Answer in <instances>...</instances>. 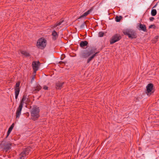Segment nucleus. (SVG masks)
Returning <instances> with one entry per match:
<instances>
[{
	"label": "nucleus",
	"instance_id": "nucleus-19",
	"mask_svg": "<svg viewBox=\"0 0 159 159\" xmlns=\"http://www.w3.org/2000/svg\"><path fill=\"white\" fill-rule=\"evenodd\" d=\"M122 18L123 17L121 16H116L115 18V21L117 22H119Z\"/></svg>",
	"mask_w": 159,
	"mask_h": 159
},
{
	"label": "nucleus",
	"instance_id": "nucleus-21",
	"mask_svg": "<svg viewBox=\"0 0 159 159\" xmlns=\"http://www.w3.org/2000/svg\"><path fill=\"white\" fill-rule=\"evenodd\" d=\"M157 13V10L155 9H153L152 10L151 12V15L152 16H154L156 15Z\"/></svg>",
	"mask_w": 159,
	"mask_h": 159
},
{
	"label": "nucleus",
	"instance_id": "nucleus-25",
	"mask_svg": "<svg viewBox=\"0 0 159 159\" xmlns=\"http://www.w3.org/2000/svg\"><path fill=\"white\" fill-rule=\"evenodd\" d=\"M64 21L63 20H61V21H60L59 22H57L56 24H57V25L58 26H59Z\"/></svg>",
	"mask_w": 159,
	"mask_h": 159
},
{
	"label": "nucleus",
	"instance_id": "nucleus-10",
	"mask_svg": "<svg viewBox=\"0 0 159 159\" xmlns=\"http://www.w3.org/2000/svg\"><path fill=\"white\" fill-rule=\"evenodd\" d=\"M40 65V63L39 61H34L33 62L32 67L34 70V73H36V72L38 70Z\"/></svg>",
	"mask_w": 159,
	"mask_h": 159
},
{
	"label": "nucleus",
	"instance_id": "nucleus-18",
	"mask_svg": "<svg viewBox=\"0 0 159 159\" xmlns=\"http://www.w3.org/2000/svg\"><path fill=\"white\" fill-rule=\"evenodd\" d=\"M64 82H58L56 84V88L57 89H61L62 88Z\"/></svg>",
	"mask_w": 159,
	"mask_h": 159
},
{
	"label": "nucleus",
	"instance_id": "nucleus-35",
	"mask_svg": "<svg viewBox=\"0 0 159 159\" xmlns=\"http://www.w3.org/2000/svg\"><path fill=\"white\" fill-rule=\"evenodd\" d=\"M26 115L27 117H28L29 116V114L28 112H27L26 114Z\"/></svg>",
	"mask_w": 159,
	"mask_h": 159
},
{
	"label": "nucleus",
	"instance_id": "nucleus-4",
	"mask_svg": "<svg viewBox=\"0 0 159 159\" xmlns=\"http://www.w3.org/2000/svg\"><path fill=\"white\" fill-rule=\"evenodd\" d=\"M122 32L125 35L128 36L131 39H136L137 37L136 31L132 29H127L124 30Z\"/></svg>",
	"mask_w": 159,
	"mask_h": 159
},
{
	"label": "nucleus",
	"instance_id": "nucleus-2",
	"mask_svg": "<svg viewBox=\"0 0 159 159\" xmlns=\"http://www.w3.org/2000/svg\"><path fill=\"white\" fill-rule=\"evenodd\" d=\"M39 112V107L36 105H34L30 111L31 119L32 120L35 121L38 119L40 116Z\"/></svg>",
	"mask_w": 159,
	"mask_h": 159
},
{
	"label": "nucleus",
	"instance_id": "nucleus-16",
	"mask_svg": "<svg viewBox=\"0 0 159 159\" xmlns=\"http://www.w3.org/2000/svg\"><path fill=\"white\" fill-rule=\"evenodd\" d=\"M52 39L54 41L56 40L58 36V34L55 30L52 32Z\"/></svg>",
	"mask_w": 159,
	"mask_h": 159
},
{
	"label": "nucleus",
	"instance_id": "nucleus-40",
	"mask_svg": "<svg viewBox=\"0 0 159 159\" xmlns=\"http://www.w3.org/2000/svg\"><path fill=\"white\" fill-rule=\"evenodd\" d=\"M62 56H65V55H64V54H63L62 55Z\"/></svg>",
	"mask_w": 159,
	"mask_h": 159
},
{
	"label": "nucleus",
	"instance_id": "nucleus-33",
	"mask_svg": "<svg viewBox=\"0 0 159 159\" xmlns=\"http://www.w3.org/2000/svg\"><path fill=\"white\" fill-rule=\"evenodd\" d=\"M157 41H156V40L153 39L152 41V43H156L157 42Z\"/></svg>",
	"mask_w": 159,
	"mask_h": 159
},
{
	"label": "nucleus",
	"instance_id": "nucleus-14",
	"mask_svg": "<svg viewBox=\"0 0 159 159\" xmlns=\"http://www.w3.org/2000/svg\"><path fill=\"white\" fill-rule=\"evenodd\" d=\"M88 42L86 41H81L80 44V46L82 48H85V47L88 46Z\"/></svg>",
	"mask_w": 159,
	"mask_h": 159
},
{
	"label": "nucleus",
	"instance_id": "nucleus-28",
	"mask_svg": "<svg viewBox=\"0 0 159 159\" xmlns=\"http://www.w3.org/2000/svg\"><path fill=\"white\" fill-rule=\"evenodd\" d=\"M14 127V124L13 123L9 128L8 129L12 131Z\"/></svg>",
	"mask_w": 159,
	"mask_h": 159
},
{
	"label": "nucleus",
	"instance_id": "nucleus-36",
	"mask_svg": "<svg viewBox=\"0 0 159 159\" xmlns=\"http://www.w3.org/2000/svg\"><path fill=\"white\" fill-rule=\"evenodd\" d=\"M157 3H156L155 5V6H154L152 7V8H155V7H156V6H157Z\"/></svg>",
	"mask_w": 159,
	"mask_h": 159
},
{
	"label": "nucleus",
	"instance_id": "nucleus-39",
	"mask_svg": "<svg viewBox=\"0 0 159 159\" xmlns=\"http://www.w3.org/2000/svg\"><path fill=\"white\" fill-rule=\"evenodd\" d=\"M64 57L63 58H62V57H61V60H62L64 59Z\"/></svg>",
	"mask_w": 159,
	"mask_h": 159
},
{
	"label": "nucleus",
	"instance_id": "nucleus-37",
	"mask_svg": "<svg viewBox=\"0 0 159 159\" xmlns=\"http://www.w3.org/2000/svg\"><path fill=\"white\" fill-rule=\"evenodd\" d=\"M34 77H33V78H32L31 79V81H32L33 80H34Z\"/></svg>",
	"mask_w": 159,
	"mask_h": 159
},
{
	"label": "nucleus",
	"instance_id": "nucleus-22",
	"mask_svg": "<svg viewBox=\"0 0 159 159\" xmlns=\"http://www.w3.org/2000/svg\"><path fill=\"white\" fill-rule=\"evenodd\" d=\"M88 58L87 60V63H89L90 62L92 61L93 60V59L94 58L92 55H91Z\"/></svg>",
	"mask_w": 159,
	"mask_h": 159
},
{
	"label": "nucleus",
	"instance_id": "nucleus-42",
	"mask_svg": "<svg viewBox=\"0 0 159 159\" xmlns=\"http://www.w3.org/2000/svg\"><path fill=\"white\" fill-rule=\"evenodd\" d=\"M157 0H154V1H156Z\"/></svg>",
	"mask_w": 159,
	"mask_h": 159
},
{
	"label": "nucleus",
	"instance_id": "nucleus-8",
	"mask_svg": "<svg viewBox=\"0 0 159 159\" xmlns=\"http://www.w3.org/2000/svg\"><path fill=\"white\" fill-rule=\"evenodd\" d=\"M30 151V148L28 147L24 150L20 154V159H25L26 157V156L29 155Z\"/></svg>",
	"mask_w": 159,
	"mask_h": 159
},
{
	"label": "nucleus",
	"instance_id": "nucleus-9",
	"mask_svg": "<svg viewBox=\"0 0 159 159\" xmlns=\"http://www.w3.org/2000/svg\"><path fill=\"white\" fill-rule=\"evenodd\" d=\"M20 81H18L17 82L14 87L16 99H17V98L20 93Z\"/></svg>",
	"mask_w": 159,
	"mask_h": 159
},
{
	"label": "nucleus",
	"instance_id": "nucleus-41",
	"mask_svg": "<svg viewBox=\"0 0 159 159\" xmlns=\"http://www.w3.org/2000/svg\"><path fill=\"white\" fill-rule=\"evenodd\" d=\"M141 149L140 148H139V150H140V149Z\"/></svg>",
	"mask_w": 159,
	"mask_h": 159
},
{
	"label": "nucleus",
	"instance_id": "nucleus-43",
	"mask_svg": "<svg viewBox=\"0 0 159 159\" xmlns=\"http://www.w3.org/2000/svg\"><path fill=\"white\" fill-rule=\"evenodd\" d=\"M138 98H136V100H138Z\"/></svg>",
	"mask_w": 159,
	"mask_h": 159
},
{
	"label": "nucleus",
	"instance_id": "nucleus-38",
	"mask_svg": "<svg viewBox=\"0 0 159 159\" xmlns=\"http://www.w3.org/2000/svg\"><path fill=\"white\" fill-rule=\"evenodd\" d=\"M64 62L63 61H60V62H59V63L60 64H61V63H63Z\"/></svg>",
	"mask_w": 159,
	"mask_h": 159
},
{
	"label": "nucleus",
	"instance_id": "nucleus-23",
	"mask_svg": "<svg viewBox=\"0 0 159 159\" xmlns=\"http://www.w3.org/2000/svg\"><path fill=\"white\" fill-rule=\"evenodd\" d=\"M85 26H87L86 25L85 22L84 21L83 23L80 26V29H83L84 28Z\"/></svg>",
	"mask_w": 159,
	"mask_h": 159
},
{
	"label": "nucleus",
	"instance_id": "nucleus-27",
	"mask_svg": "<svg viewBox=\"0 0 159 159\" xmlns=\"http://www.w3.org/2000/svg\"><path fill=\"white\" fill-rule=\"evenodd\" d=\"M11 130H9V129H8L7 132V136H6V137L5 139H6V138H7V137L11 133Z\"/></svg>",
	"mask_w": 159,
	"mask_h": 159
},
{
	"label": "nucleus",
	"instance_id": "nucleus-26",
	"mask_svg": "<svg viewBox=\"0 0 159 159\" xmlns=\"http://www.w3.org/2000/svg\"><path fill=\"white\" fill-rule=\"evenodd\" d=\"M156 26L155 25H152L149 26V29H151L153 28V29H155L156 28Z\"/></svg>",
	"mask_w": 159,
	"mask_h": 159
},
{
	"label": "nucleus",
	"instance_id": "nucleus-1",
	"mask_svg": "<svg viewBox=\"0 0 159 159\" xmlns=\"http://www.w3.org/2000/svg\"><path fill=\"white\" fill-rule=\"evenodd\" d=\"M97 50V48L95 46L90 47L88 50H84L82 52L80 55V57L83 58H87L93 53L95 54L97 56L99 52H96Z\"/></svg>",
	"mask_w": 159,
	"mask_h": 159
},
{
	"label": "nucleus",
	"instance_id": "nucleus-20",
	"mask_svg": "<svg viewBox=\"0 0 159 159\" xmlns=\"http://www.w3.org/2000/svg\"><path fill=\"white\" fill-rule=\"evenodd\" d=\"M21 53L24 55L26 57H29L30 56V53L27 52L26 51H21Z\"/></svg>",
	"mask_w": 159,
	"mask_h": 159
},
{
	"label": "nucleus",
	"instance_id": "nucleus-34",
	"mask_svg": "<svg viewBox=\"0 0 159 159\" xmlns=\"http://www.w3.org/2000/svg\"><path fill=\"white\" fill-rule=\"evenodd\" d=\"M94 58L96 56V55H95V54L93 53V54L91 55Z\"/></svg>",
	"mask_w": 159,
	"mask_h": 159
},
{
	"label": "nucleus",
	"instance_id": "nucleus-24",
	"mask_svg": "<svg viewBox=\"0 0 159 159\" xmlns=\"http://www.w3.org/2000/svg\"><path fill=\"white\" fill-rule=\"evenodd\" d=\"M104 34V32L102 31L99 32L98 33V36L100 37H102Z\"/></svg>",
	"mask_w": 159,
	"mask_h": 159
},
{
	"label": "nucleus",
	"instance_id": "nucleus-12",
	"mask_svg": "<svg viewBox=\"0 0 159 159\" xmlns=\"http://www.w3.org/2000/svg\"><path fill=\"white\" fill-rule=\"evenodd\" d=\"M23 106L19 105L16 113V118H19L21 114Z\"/></svg>",
	"mask_w": 159,
	"mask_h": 159
},
{
	"label": "nucleus",
	"instance_id": "nucleus-30",
	"mask_svg": "<svg viewBox=\"0 0 159 159\" xmlns=\"http://www.w3.org/2000/svg\"><path fill=\"white\" fill-rule=\"evenodd\" d=\"M43 89L45 90H47L48 89V87L46 85H44L43 87Z\"/></svg>",
	"mask_w": 159,
	"mask_h": 159
},
{
	"label": "nucleus",
	"instance_id": "nucleus-29",
	"mask_svg": "<svg viewBox=\"0 0 159 159\" xmlns=\"http://www.w3.org/2000/svg\"><path fill=\"white\" fill-rule=\"evenodd\" d=\"M57 24H56V23L54 25H51V28H56V27H57Z\"/></svg>",
	"mask_w": 159,
	"mask_h": 159
},
{
	"label": "nucleus",
	"instance_id": "nucleus-7",
	"mask_svg": "<svg viewBox=\"0 0 159 159\" xmlns=\"http://www.w3.org/2000/svg\"><path fill=\"white\" fill-rule=\"evenodd\" d=\"M121 36L120 34H116L114 35L110 40V44H112L119 41L121 39Z\"/></svg>",
	"mask_w": 159,
	"mask_h": 159
},
{
	"label": "nucleus",
	"instance_id": "nucleus-32",
	"mask_svg": "<svg viewBox=\"0 0 159 159\" xmlns=\"http://www.w3.org/2000/svg\"><path fill=\"white\" fill-rule=\"evenodd\" d=\"M158 36H156L153 39L154 40H156L157 41V39H158Z\"/></svg>",
	"mask_w": 159,
	"mask_h": 159
},
{
	"label": "nucleus",
	"instance_id": "nucleus-3",
	"mask_svg": "<svg viewBox=\"0 0 159 159\" xmlns=\"http://www.w3.org/2000/svg\"><path fill=\"white\" fill-rule=\"evenodd\" d=\"M5 139H4L1 142H0V148L2 150L6 152L11 149L12 143L6 141Z\"/></svg>",
	"mask_w": 159,
	"mask_h": 159
},
{
	"label": "nucleus",
	"instance_id": "nucleus-17",
	"mask_svg": "<svg viewBox=\"0 0 159 159\" xmlns=\"http://www.w3.org/2000/svg\"><path fill=\"white\" fill-rule=\"evenodd\" d=\"M26 99L28 100V98H27V95L26 94H25L23 96L19 105L23 106V104L24 103L25 101L26 100Z\"/></svg>",
	"mask_w": 159,
	"mask_h": 159
},
{
	"label": "nucleus",
	"instance_id": "nucleus-13",
	"mask_svg": "<svg viewBox=\"0 0 159 159\" xmlns=\"http://www.w3.org/2000/svg\"><path fill=\"white\" fill-rule=\"evenodd\" d=\"M42 89V87L38 84H36L32 90L33 91H35L36 92L39 91Z\"/></svg>",
	"mask_w": 159,
	"mask_h": 159
},
{
	"label": "nucleus",
	"instance_id": "nucleus-31",
	"mask_svg": "<svg viewBox=\"0 0 159 159\" xmlns=\"http://www.w3.org/2000/svg\"><path fill=\"white\" fill-rule=\"evenodd\" d=\"M154 20V18L153 17H151L149 18V20L150 21H153Z\"/></svg>",
	"mask_w": 159,
	"mask_h": 159
},
{
	"label": "nucleus",
	"instance_id": "nucleus-11",
	"mask_svg": "<svg viewBox=\"0 0 159 159\" xmlns=\"http://www.w3.org/2000/svg\"><path fill=\"white\" fill-rule=\"evenodd\" d=\"M93 7H92L88 11L85 12L83 15L80 16L78 19H76V20H78L79 21H80V19L86 17L93 10Z\"/></svg>",
	"mask_w": 159,
	"mask_h": 159
},
{
	"label": "nucleus",
	"instance_id": "nucleus-15",
	"mask_svg": "<svg viewBox=\"0 0 159 159\" xmlns=\"http://www.w3.org/2000/svg\"><path fill=\"white\" fill-rule=\"evenodd\" d=\"M139 30H141L145 32H147V31L145 25L142 24L141 23H139Z\"/></svg>",
	"mask_w": 159,
	"mask_h": 159
},
{
	"label": "nucleus",
	"instance_id": "nucleus-5",
	"mask_svg": "<svg viewBox=\"0 0 159 159\" xmlns=\"http://www.w3.org/2000/svg\"><path fill=\"white\" fill-rule=\"evenodd\" d=\"M47 44V41L43 38H40L37 41L36 46L38 48L43 49Z\"/></svg>",
	"mask_w": 159,
	"mask_h": 159
},
{
	"label": "nucleus",
	"instance_id": "nucleus-6",
	"mask_svg": "<svg viewBox=\"0 0 159 159\" xmlns=\"http://www.w3.org/2000/svg\"><path fill=\"white\" fill-rule=\"evenodd\" d=\"M152 84L149 83L146 86V90L145 93L148 96H150L153 93L154 91V88Z\"/></svg>",
	"mask_w": 159,
	"mask_h": 159
}]
</instances>
